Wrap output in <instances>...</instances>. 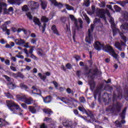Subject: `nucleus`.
<instances>
[{
  "mask_svg": "<svg viewBox=\"0 0 128 128\" xmlns=\"http://www.w3.org/2000/svg\"><path fill=\"white\" fill-rule=\"evenodd\" d=\"M117 34H118V30H116V28L115 29H112L113 36H116Z\"/></svg>",
  "mask_w": 128,
  "mask_h": 128,
  "instance_id": "3c124183",
  "label": "nucleus"
},
{
  "mask_svg": "<svg viewBox=\"0 0 128 128\" xmlns=\"http://www.w3.org/2000/svg\"><path fill=\"white\" fill-rule=\"evenodd\" d=\"M34 106H29L28 110L31 114H36V110H40V107L36 103H34Z\"/></svg>",
  "mask_w": 128,
  "mask_h": 128,
  "instance_id": "423d86ee",
  "label": "nucleus"
},
{
  "mask_svg": "<svg viewBox=\"0 0 128 128\" xmlns=\"http://www.w3.org/2000/svg\"><path fill=\"white\" fill-rule=\"evenodd\" d=\"M78 110L83 112V114H87L88 118H90L89 122H94L96 120V118H94V116L92 112H88V111L86 110L84 108L79 106L78 107Z\"/></svg>",
  "mask_w": 128,
  "mask_h": 128,
  "instance_id": "39448f33",
  "label": "nucleus"
},
{
  "mask_svg": "<svg viewBox=\"0 0 128 128\" xmlns=\"http://www.w3.org/2000/svg\"><path fill=\"white\" fill-rule=\"evenodd\" d=\"M42 98L44 104H50V102H51L52 100V98L50 95H49L44 98L42 97Z\"/></svg>",
  "mask_w": 128,
  "mask_h": 128,
  "instance_id": "dca6fc26",
  "label": "nucleus"
},
{
  "mask_svg": "<svg viewBox=\"0 0 128 128\" xmlns=\"http://www.w3.org/2000/svg\"><path fill=\"white\" fill-rule=\"evenodd\" d=\"M15 42L16 44L18 46H22V44H26V42L24 41V40L22 39H16L15 40Z\"/></svg>",
  "mask_w": 128,
  "mask_h": 128,
  "instance_id": "412c9836",
  "label": "nucleus"
},
{
  "mask_svg": "<svg viewBox=\"0 0 128 128\" xmlns=\"http://www.w3.org/2000/svg\"><path fill=\"white\" fill-rule=\"evenodd\" d=\"M8 12H14V8L12 7H10L8 9Z\"/></svg>",
  "mask_w": 128,
  "mask_h": 128,
  "instance_id": "69168bd1",
  "label": "nucleus"
},
{
  "mask_svg": "<svg viewBox=\"0 0 128 128\" xmlns=\"http://www.w3.org/2000/svg\"><path fill=\"white\" fill-rule=\"evenodd\" d=\"M24 102L26 104H33L34 102V99L32 98H26V97Z\"/></svg>",
  "mask_w": 128,
  "mask_h": 128,
  "instance_id": "5701e85b",
  "label": "nucleus"
},
{
  "mask_svg": "<svg viewBox=\"0 0 128 128\" xmlns=\"http://www.w3.org/2000/svg\"><path fill=\"white\" fill-rule=\"evenodd\" d=\"M93 72H94L93 74V76H98V68H96V69H94L93 70Z\"/></svg>",
  "mask_w": 128,
  "mask_h": 128,
  "instance_id": "49530a36",
  "label": "nucleus"
},
{
  "mask_svg": "<svg viewBox=\"0 0 128 128\" xmlns=\"http://www.w3.org/2000/svg\"><path fill=\"white\" fill-rule=\"evenodd\" d=\"M74 58H75V60H76V62H78V60H80V56L78 55H75L74 56Z\"/></svg>",
  "mask_w": 128,
  "mask_h": 128,
  "instance_id": "864d4df0",
  "label": "nucleus"
},
{
  "mask_svg": "<svg viewBox=\"0 0 128 128\" xmlns=\"http://www.w3.org/2000/svg\"><path fill=\"white\" fill-rule=\"evenodd\" d=\"M44 122H52V118L48 117H45Z\"/></svg>",
  "mask_w": 128,
  "mask_h": 128,
  "instance_id": "37998d69",
  "label": "nucleus"
},
{
  "mask_svg": "<svg viewBox=\"0 0 128 128\" xmlns=\"http://www.w3.org/2000/svg\"><path fill=\"white\" fill-rule=\"evenodd\" d=\"M40 128H48V126L44 123H42L40 125Z\"/></svg>",
  "mask_w": 128,
  "mask_h": 128,
  "instance_id": "13d9d810",
  "label": "nucleus"
},
{
  "mask_svg": "<svg viewBox=\"0 0 128 128\" xmlns=\"http://www.w3.org/2000/svg\"><path fill=\"white\" fill-rule=\"evenodd\" d=\"M10 44H6V45L5 46V48H12V46H14V42H10Z\"/></svg>",
  "mask_w": 128,
  "mask_h": 128,
  "instance_id": "7c9ffc66",
  "label": "nucleus"
},
{
  "mask_svg": "<svg viewBox=\"0 0 128 128\" xmlns=\"http://www.w3.org/2000/svg\"><path fill=\"white\" fill-rule=\"evenodd\" d=\"M51 4H54V6H57L58 8H63L64 4H62L61 2H56V0H50Z\"/></svg>",
  "mask_w": 128,
  "mask_h": 128,
  "instance_id": "4468645a",
  "label": "nucleus"
},
{
  "mask_svg": "<svg viewBox=\"0 0 128 128\" xmlns=\"http://www.w3.org/2000/svg\"><path fill=\"white\" fill-rule=\"evenodd\" d=\"M66 90V92L69 94H72V89H70V88H68Z\"/></svg>",
  "mask_w": 128,
  "mask_h": 128,
  "instance_id": "0e129e2a",
  "label": "nucleus"
},
{
  "mask_svg": "<svg viewBox=\"0 0 128 128\" xmlns=\"http://www.w3.org/2000/svg\"><path fill=\"white\" fill-rule=\"evenodd\" d=\"M22 12H28V5L24 4L22 8Z\"/></svg>",
  "mask_w": 128,
  "mask_h": 128,
  "instance_id": "72a5a7b5",
  "label": "nucleus"
},
{
  "mask_svg": "<svg viewBox=\"0 0 128 128\" xmlns=\"http://www.w3.org/2000/svg\"><path fill=\"white\" fill-rule=\"evenodd\" d=\"M14 1L16 4H18V6H20L22 4L20 0H14Z\"/></svg>",
  "mask_w": 128,
  "mask_h": 128,
  "instance_id": "052dcab7",
  "label": "nucleus"
},
{
  "mask_svg": "<svg viewBox=\"0 0 128 128\" xmlns=\"http://www.w3.org/2000/svg\"><path fill=\"white\" fill-rule=\"evenodd\" d=\"M122 96V94L120 93L118 95V96H116V94L115 92H114L112 98V102H114L116 100V98H120Z\"/></svg>",
  "mask_w": 128,
  "mask_h": 128,
  "instance_id": "4be33fe9",
  "label": "nucleus"
},
{
  "mask_svg": "<svg viewBox=\"0 0 128 128\" xmlns=\"http://www.w3.org/2000/svg\"><path fill=\"white\" fill-rule=\"evenodd\" d=\"M104 88V85L100 84L97 86L96 90L94 91V98H96V96H100L102 94V90Z\"/></svg>",
  "mask_w": 128,
  "mask_h": 128,
  "instance_id": "1a4fd4ad",
  "label": "nucleus"
},
{
  "mask_svg": "<svg viewBox=\"0 0 128 128\" xmlns=\"http://www.w3.org/2000/svg\"><path fill=\"white\" fill-rule=\"evenodd\" d=\"M4 14H10L8 12V10L6 8H4Z\"/></svg>",
  "mask_w": 128,
  "mask_h": 128,
  "instance_id": "8fccbe9b",
  "label": "nucleus"
},
{
  "mask_svg": "<svg viewBox=\"0 0 128 128\" xmlns=\"http://www.w3.org/2000/svg\"><path fill=\"white\" fill-rule=\"evenodd\" d=\"M105 52H108L110 54L112 55V56H113L116 60H120V58H118V54L116 53L114 48L109 44L104 45L103 47V50Z\"/></svg>",
  "mask_w": 128,
  "mask_h": 128,
  "instance_id": "7ed1b4c3",
  "label": "nucleus"
},
{
  "mask_svg": "<svg viewBox=\"0 0 128 128\" xmlns=\"http://www.w3.org/2000/svg\"><path fill=\"white\" fill-rule=\"evenodd\" d=\"M41 6L42 10H46V8L47 5L44 2H41Z\"/></svg>",
  "mask_w": 128,
  "mask_h": 128,
  "instance_id": "a19ab883",
  "label": "nucleus"
},
{
  "mask_svg": "<svg viewBox=\"0 0 128 128\" xmlns=\"http://www.w3.org/2000/svg\"><path fill=\"white\" fill-rule=\"evenodd\" d=\"M0 28L3 32H6V30L8 29V26L4 24H2Z\"/></svg>",
  "mask_w": 128,
  "mask_h": 128,
  "instance_id": "c03bdc74",
  "label": "nucleus"
},
{
  "mask_svg": "<svg viewBox=\"0 0 128 128\" xmlns=\"http://www.w3.org/2000/svg\"><path fill=\"white\" fill-rule=\"evenodd\" d=\"M124 20H126V22H128V12L126 11H124Z\"/></svg>",
  "mask_w": 128,
  "mask_h": 128,
  "instance_id": "473e14b6",
  "label": "nucleus"
},
{
  "mask_svg": "<svg viewBox=\"0 0 128 128\" xmlns=\"http://www.w3.org/2000/svg\"><path fill=\"white\" fill-rule=\"evenodd\" d=\"M5 64H6V66H10V62L9 60H5Z\"/></svg>",
  "mask_w": 128,
  "mask_h": 128,
  "instance_id": "338daca9",
  "label": "nucleus"
},
{
  "mask_svg": "<svg viewBox=\"0 0 128 128\" xmlns=\"http://www.w3.org/2000/svg\"><path fill=\"white\" fill-rule=\"evenodd\" d=\"M126 46V43L122 41H120V42H116L114 44V46L116 48L122 52V46Z\"/></svg>",
  "mask_w": 128,
  "mask_h": 128,
  "instance_id": "9d476101",
  "label": "nucleus"
},
{
  "mask_svg": "<svg viewBox=\"0 0 128 128\" xmlns=\"http://www.w3.org/2000/svg\"><path fill=\"white\" fill-rule=\"evenodd\" d=\"M126 107L124 108L122 110V113L120 114V116L122 120H124V118H126Z\"/></svg>",
  "mask_w": 128,
  "mask_h": 128,
  "instance_id": "393cba45",
  "label": "nucleus"
},
{
  "mask_svg": "<svg viewBox=\"0 0 128 128\" xmlns=\"http://www.w3.org/2000/svg\"><path fill=\"white\" fill-rule=\"evenodd\" d=\"M8 2L10 4H16L14 0H8Z\"/></svg>",
  "mask_w": 128,
  "mask_h": 128,
  "instance_id": "680f3d73",
  "label": "nucleus"
},
{
  "mask_svg": "<svg viewBox=\"0 0 128 128\" xmlns=\"http://www.w3.org/2000/svg\"><path fill=\"white\" fill-rule=\"evenodd\" d=\"M33 22H34L35 26H38L39 28L42 26V22H40V18H38L36 16H34L33 19Z\"/></svg>",
  "mask_w": 128,
  "mask_h": 128,
  "instance_id": "2eb2a0df",
  "label": "nucleus"
},
{
  "mask_svg": "<svg viewBox=\"0 0 128 128\" xmlns=\"http://www.w3.org/2000/svg\"><path fill=\"white\" fill-rule=\"evenodd\" d=\"M98 16L100 18H102L104 20H106V11L102 10L98 12Z\"/></svg>",
  "mask_w": 128,
  "mask_h": 128,
  "instance_id": "a211bd4d",
  "label": "nucleus"
},
{
  "mask_svg": "<svg viewBox=\"0 0 128 128\" xmlns=\"http://www.w3.org/2000/svg\"><path fill=\"white\" fill-rule=\"evenodd\" d=\"M3 78H6V80H7V82H10V80H12L10 77L6 75H4Z\"/></svg>",
  "mask_w": 128,
  "mask_h": 128,
  "instance_id": "4c0bfd02",
  "label": "nucleus"
},
{
  "mask_svg": "<svg viewBox=\"0 0 128 128\" xmlns=\"http://www.w3.org/2000/svg\"><path fill=\"white\" fill-rule=\"evenodd\" d=\"M100 19L95 18L94 20V24H100Z\"/></svg>",
  "mask_w": 128,
  "mask_h": 128,
  "instance_id": "603ef678",
  "label": "nucleus"
},
{
  "mask_svg": "<svg viewBox=\"0 0 128 128\" xmlns=\"http://www.w3.org/2000/svg\"><path fill=\"white\" fill-rule=\"evenodd\" d=\"M32 88L33 90L32 92L33 94H37L40 96H42V91L36 88V86H33Z\"/></svg>",
  "mask_w": 128,
  "mask_h": 128,
  "instance_id": "ddd939ff",
  "label": "nucleus"
},
{
  "mask_svg": "<svg viewBox=\"0 0 128 128\" xmlns=\"http://www.w3.org/2000/svg\"><path fill=\"white\" fill-rule=\"evenodd\" d=\"M85 41L89 44H91L92 42L94 41V38L92 35V32H90V29L88 30V36H86L85 38Z\"/></svg>",
  "mask_w": 128,
  "mask_h": 128,
  "instance_id": "6e6552de",
  "label": "nucleus"
},
{
  "mask_svg": "<svg viewBox=\"0 0 128 128\" xmlns=\"http://www.w3.org/2000/svg\"><path fill=\"white\" fill-rule=\"evenodd\" d=\"M44 112H45L46 114H48V117L50 116V115L52 114V111L50 109H46L44 110Z\"/></svg>",
  "mask_w": 128,
  "mask_h": 128,
  "instance_id": "bb28decb",
  "label": "nucleus"
},
{
  "mask_svg": "<svg viewBox=\"0 0 128 128\" xmlns=\"http://www.w3.org/2000/svg\"><path fill=\"white\" fill-rule=\"evenodd\" d=\"M114 8L116 12H120V10H122V8L118 7V6L116 5H114Z\"/></svg>",
  "mask_w": 128,
  "mask_h": 128,
  "instance_id": "c9c22d12",
  "label": "nucleus"
},
{
  "mask_svg": "<svg viewBox=\"0 0 128 128\" xmlns=\"http://www.w3.org/2000/svg\"><path fill=\"white\" fill-rule=\"evenodd\" d=\"M26 16L30 20H32V13H30V12H28L26 14Z\"/></svg>",
  "mask_w": 128,
  "mask_h": 128,
  "instance_id": "e433bc0d",
  "label": "nucleus"
},
{
  "mask_svg": "<svg viewBox=\"0 0 128 128\" xmlns=\"http://www.w3.org/2000/svg\"><path fill=\"white\" fill-rule=\"evenodd\" d=\"M116 126L117 128H122V123L120 122H116Z\"/></svg>",
  "mask_w": 128,
  "mask_h": 128,
  "instance_id": "09e8293b",
  "label": "nucleus"
},
{
  "mask_svg": "<svg viewBox=\"0 0 128 128\" xmlns=\"http://www.w3.org/2000/svg\"><path fill=\"white\" fill-rule=\"evenodd\" d=\"M6 103L7 106H8V108H9L13 114H16V110H19V112H24V110L20 108V106L18 104L12 100H7Z\"/></svg>",
  "mask_w": 128,
  "mask_h": 128,
  "instance_id": "f03ea898",
  "label": "nucleus"
},
{
  "mask_svg": "<svg viewBox=\"0 0 128 128\" xmlns=\"http://www.w3.org/2000/svg\"><path fill=\"white\" fill-rule=\"evenodd\" d=\"M4 94H5L6 96V98H10V99L14 100V96H12V95L9 92H4Z\"/></svg>",
  "mask_w": 128,
  "mask_h": 128,
  "instance_id": "c756f323",
  "label": "nucleus"
},
{
  "mask_svg": "<svg viewBox=\"0 0 128 128\" xmlns=\"http://www.w3.org/2000/svg\"><path fill=\"white\" fill-rule=\"evenodd\" d=\"M121 30H122V32H120V36L121 37L122 40L124 42H126V36L124 34V32H128V24L126 23L120 26Z\"/></svg>",
  "mask_w": 128,
  "mask_h": 128,
  "instance_id": "20e7f679",
  "label": "nucleus"
},
{
  "mask_svg": "<svg viewBox=\"0 0 128 128\" xmlns=\"http://www.w3.org/2000/svg\"><path fill=\"white\" fill-rule=\"evenodd\" d=\"M36 40H37L36 38H32L31 40V44H36Z\"/></svg>",
  "mask_w": 128,
  "mask_h": 128,
  "instance_id": "6e6d98bb",
  "label": "nucleus"
},
{
  "mask_svg": "<svg viewBox=\"0 0 128 128\" xmlns=\"http://www.w3.org/2000/svg\"><path fill=\"white\" fill-rule=\"evenodd\" d=\"M104 44H102L100 42L98 41H96L94 45V48L96 50H103L104 49Z\"/></svg>",
  "mask_w": 128,
  "mask_h": 128,
  "instance_id": "f8f14e48",
  "label": "nucleus"
},
{
  "mask_svg": "<svg viewBox=\"0 0 128 128\" xmlns=\"http://www.w3.org/2000/svg\"><path fill=\"white\" fill-rule=\"evenodd\" d=\"M10 68L13 72H16V67H14V66H10Z\"/></svg>",
  "mask_w": 128,
  "mask_h": 128,
  "instance_id": "774afa93",
  "label": "nucleus"
},
{
  "mask_svg": "<svg viewBox=\"0 0 128 128\" xmlns=\"http://www.w3.org/2000/svg\"><path fill=\"white\" fill-rule=\"evenodd\" d=\"M70 18L72 22H77L78 20H76V18H74V15H70Z\"/></svg>",
  "mask_w": 128,
  "mask_h": 128,
  "instance_id": "ea45409f",
  "label": "nucleus"
},
{
  "mask_svg": "<svg viewBox=\"0 0 128 128\" xmlns=\"http://www.w3.org/2000/svg\"><path fill=\"white\" fill-rule=\"evenodd\" d=\"M89 85L90 86V88L92 90H94L96 88V83L94 81H90L88 82Z\"/></svg>",
  "mask_w": 128,
  "mask_h": 128,
  "instance_id": "a878e982",
  "label": "nucleus"
},
{
  "mask_svg": "<svg viewBox=\"0 0 128 128\" xmlns=\"http://www.w3.org/2000/svg\"><path fill=\"white\" fill-rule=\"evenodd\" d=\"M7 86L10 90H14V84H12V82H9Z\"/></svg>",
  "mask_w": 128,
  "mask_h": 128,
  "instance_id": "cd10ccee",
  "label": "nucleus"
},
{
  "mask_svg": "<svg viewBox=\"0 0 128 128\" xmlns=\"http://www.w3.org/2000/svg\"><path fill=\"white\" fill-rule=\"evenodd\" d=\"M18 78H24V74L20 72H18Z\"/></svg>",
  "mask_w": 128,
  "mask_h": 128,
  "instance_id": "de8ad7c7",
  "label": "nucleus"
},
{
  "mask_svg": "<svg viewBox=\"0 0 128 128\" xmlns=\"http://www.w3.org/2000/svg\"><path fill=\"white\" fill-rule=\"evenodd\" d=\"M66 68L68 70H70V68H72V64H70V63H68L66 64Z\"/></svg>",
  "mask_w": 128,
  "mask_h": 128,
  "instance_id": "bf43d9fd",
  "label": "nucleus"
},
{
  "mask_svg": "<svg viewBox=\"0 0 128 128\" xmlns=\"http://www.w3.org/2000/svg\"><path fill=\"white\" fill-rule=\"evenodd\" d=\"M38 76L40 78V80H42L44 82H46V76H43L42 74V73H38Z\"/></svg>",
  "mask_w": 128,
  "mask_h": 128,
  "instance_id": "c85d7f7f",
  "label": "nucleus"
},
{
  "mask_svg": "<svg viewBox=\"0 0 128 128\" xmlns=\"http://www.w3.org/2000/svg\"><path fill=\"white\" fill-rule=\"evenodd\" d=\"M52 84H54L56 88H58V84L56 82V81H53Z\"/></svg>",
  "mask_w": 128,
  "mask_h": 128,
  "instance_id": "e2e57ef3",
  "label": "nucleus"
},
{
  "mask_svg": "<svg viewBox=\"0 0 128 128\" xmlns=\"http://www.w3.org/2000/svg\"><path fill=\"white\" fill-rule=\"evenodd\" d=\"M24 53L26 54V56L27 58H28V56H30V55L28 54V51L27 50V49L24 48Z\"/></svg>",
  "mask_w": 128,
  "mask_h": 128,
  "instance_id": "4d7b16f0",
  "label": "nucleus"
},
{
  "mask_svg": "<svg viewBox=\"0 0 128 128\" xmlns=\"http://www.w3.org/2000/svg\"><path fill=\"white\" fill-rule=\"evenodd\" d=\"M90 0H86L84 2V4L86 8H88V6H90Z\"/></svg>",
  "mask_w": 128,
  "mask_h": 128,
  "instance_id": "f704fd0d",
  "label": "nucleus"
},
{
  "mask_svg": "<svg viewBox=\"0 0 128 128\" xmlns=\"http://www.w3.org/2000/svg\"><path fill=\"white\" fill-rule=\"evenodd\" d=\"M38 6H40L38 2L34 1L30 2V4H29V8H30L32 10L38 8Z\"/></svg>",
  "mask_w": 128,
  "mask_h": 128,
  "instance_id": "9b49d317",
  "label": "nucleus"
},
{
  "mask_svg": "<svg viewBox=\"0 0 128 128\" xmlns=\"http://www.w3.org/2000/svg\"><path fill=\"white\" fill-rule=\"evenodd\" d=\"M51 30L54 34H56V36H60V32H58V30L56 26L54 24L52 25L51 27Z\"/></svg>",
  "mask_w": 128,
  "mask_h": 128,
  "instance_id": "6ab92c4d",
  "label": "nucleus"
},
{
  "mask_svg": "<svg viewBox=\"0 0 128 128\" xmlns=\"http://www.w3.org/2000/svg\"><path fill=\"white\" fill-rule=\"evenodd\" d=\"M66 8L68 10H74V7L68 5V4H66Z\"/></svg>",
  "mask_w": 128,
  "mask_h": 128,
  "instance_id": "79ce46f5",
  "label": "nucleus"
},
{
  "mask_svg": "<svg viewBox=\"0 0 128 128\" xmlns=\"http://www.w3.org/2000/svg\"><path fill=\"white\" fill-rule=\"evenodd\" d=\"M64 126L72 128V122L71 120H66V122H62Z\"/></svg>",
  "mask_w": 128,
  "mask_h": 128,
  "instance_id": "aec40b11",
  "label": "nucleus"
},
{
  "mask_svg": "<svg viewBox=\"0 0 128 128\" xmlns=\"http://www.w3.org/2000/svg\"><path fill=\"white\" fill-rule=\"evenodd\" d=\"M122 103L116 102L112 106H109L106 108V110L109 114H116V112H122Z\"/></svg>",
  "mask_w": 128,
  "mask_h": 128,
  "instance_id": "f257e3e1",
  "label": "nucleus"
},
{
  "mask_svg": "<svg viewBox=\"0 0 128 128\" xmlns=\"http://www.w3.org/2000/svg\"><path fill=\"white\" fill-rule=\"evenodd\" d=\"M20 88H22V90H28V86L26 85H25L24 83L20 84Z\"/></svg>",
  "mask_w": 128,
  "mask_h": 128,
  "instance_id": "2f4dec72",
  "label": "nucleus"
},
{
  "mask_svg": "<svg viewBox=\"0 0 128 128\" xmlns=\"http://www.w3.org/2000/svg\"><path fill=\"white\" fill-rule=\"evenodd\" d=\"M50 19L46 16H42L41 18L42 22H44L43 26H42V34H44L46 32V22H48Z\"/></svg>",
  "mask_w": 128,
  "mask_h": 128,
  "instance_id": "0eeeda50",
  "label": "nucleus"
},
{
  "mask_svg": "<svg viewBox=\"0 0 128 128\" xmlns=\"http://www.w3.org/2000/svg\"><path fill=\"white\" fill-rule=\"evenodd\" d=\"M74 114H76V116H80V118H84V116H82L80 115V114H78V110H74Z\"/></svg>",
  "mask_w": 128,
  "mask_h": 128,
  "instance_id": "58836bf2",
  "label": "nucleus"
},
{
  "mask_svg": "<svg viewBox=\"0 0 128 128\" xmlns=\"http://www.w3.org/2000/svg\"><path fill=\"white\" fill-rule=\"evenodd\" d=\"M26 98V96L25 95L18 94L16 96V100H20V102H24Z\"/></svg>",
  "mask_w": 128,
  "mask_h": 128,
  "instance_id": "f3484780",
  "label": "nucleus"
},
{
  "mask_svg": "<svg viewBox=\"0 0 128 128\" xmlns=\"http://www.w3.org/2000/svg\"><path fill=\"white\" fill-rule=\"evenodd\" d=\"M80 102H86V98L84 96H82L80 98Z\"/></svg>",
  "mask_w": 128,
  "mask_h": 128,
  "instance_id": "5fc2aeb1",
  "label": "nucleus"
},
{
  "mask_svg": "<svg viewBox=\"0 0 128 128\" xmlns=\"http://www.w3.org/2000/svg\"><path fill=\"white\" fill-rule=\"evenodd\" d=\"M110 22H111V28H112V30L116 28V24H114V22L112 21V20H110Z\"/></svg>",
  "mask_w": 128,
  "mask_h": 128,
  "instance_id": "a18cd8bd",
  "label": "nucleus"
},
{
  "mask_svg": "<svg viewBox=\"0 0 128 128\" xmlns=\"http://www.w3.org/2000/svg\"><path fill=\"white\" fill-rule=\"evenodd\" d=\"M8 6V4L4 2H0V14L2 12V10Z\"/></svg>",
  "mask_w": 128,
  "mask_h": 128,
  "instance_id": "b1692460",
  "label": "nucleus"
}]
</instances>
